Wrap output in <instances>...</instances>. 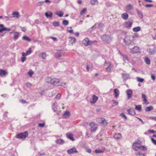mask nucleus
Masks as SVG:
<instances>
[{
	"mask_svg": "<svg viewBox=\"0 0 156 156\" xmlns=\"http://www.w3.org/2000/svg\"><path fill=\"white\" fill-rule=\"evenodd\" d=\"M92 99L90 102L92 104H94L98 100V97L95 95H93L92 96Z\"/></svg>",
	"mask_w": 156,
	"mask_h": 156,
	"instance_id": "15",
	"label": "nucleus"
},
{
	"mask_svg": "<svg viewBox=\"0 0 156 156\" xmlns=\"http://www.w3.org/2000/svg\"><path fill=\"white\" fill-rule=\"evenodd\" d=\"M46 81L48 83L55 86H58L60 85V80L58 79L55 78H52L51 77H48L47 78Z\"/></svg>",
	"mask_w": 156,
	"mask_h": 156,
	"instance_id": "1",
	"label": "nucleus"
},
{
	"mask_svg": "<svg viewBox=\"0 0 156 156\" xmlns=\"http://www.w3.org/2000/svg\"><path fill=\"white\" fill-rule=\"evenodd\" d=\"M105 150V149L104 148L96 149L95 151V152L96 154L102 153L104 152Z\"/></svg>",
	"mask_w": 156,
	"mask_h": 156,
	"instance_id": "23",
	"label": "nucleus"
},
{
	"mask_svg": "<svg viewBox=\"0 0 156 156\" xmlns=\"http://www.w3.org/2000/svg\"><path fill=\"white\" fill-rule=\"evenodd\" d=\"M96 120L98 122L101 124L103 125L106 126L107 124V122L104 118H96Z\"/></svg>",
	"mask_w": 156,
	"mask_h": 156,
	"instance_id": "6",
	"label": "nucleus"
},
{
	"mask_svg": "<svg viewBox=\"0 0 156 156\" xmlns=\"http://www.w3.org/2000/svg\"><path fill=\"white\" fill-rule=\"evenodd\" d=\"M130 52L133 54L140 53L141 52V50L139 47L136 46L130 49Z\"/></svg>",
	"mask_w": 156,
	"mask_h": 156,
	"instance_id": "5",
	"label": "nucleus"
},
{
	"mask_svg": "<svg viewBox=\"0 0 156 156\" xmlns=\"http://www.w3.org/2000/svg\"><path fill=\"white\" fill-rule=\"evenodd\" d=\"M127 97L128 98H130L132 96L133 91L130 89L128 90L126 92Z\"/></svg>",
	"mask_w": 156,
	"mask_h": 156,
	"instance_id": "17",
	"label": "nucleus"
},
{
	"mask_svg": "<svg viewBox=\"0 0 156 156\" xmlns=\"http://www.w3.org/2000/svg\"><path fill=\"white\" fill-rule=\"evenodd\" d=\"M66 135L67 138L72 141L74 140V139L73 137V135L72 133H66Z\"/></svg>",
	"mask_w": 156,
	"mask_h": 156,
	"instance_id": "12",
	"label": "nucleus"
},
{
	"mask_svg": "<svg viewBox=\"0 0 156 156\" xmlns=\"http://www.w3.org/2000/svg\"><path fill=\"white\" fill-rule=\"evenodd\" d=\"M70 115V113L69 112L66 111L63 114L62 117L65 119L69 117Z\"/></svg>",
	"mask_w": 156,
	"mask_h": 156,
	"instance_id": "19",
	"label": "nucleus"
},
{
	"mask_svg": "<svg viewBox=\"0 0 156 156\" xmlns=\"http://www.w3.org/2000/svg\"><path fill=\"white\" fill-rule=\"evenodd\" d=\"M19 33L18 32H15L14 36V38L15 40L17 39L19 37Z\"/></svg>",
	"mask_w": 156,
	"mask_h": 156,
	"instance_id": "35",
	"label": "nucleus"
},
{
	"mask_svg": "<svg viewBox=\"0 0 156 156\" xmlns=\"http://www.w3.org/2000/svg\"><path fill=\"white\" fill-rule=\"evenodd\" d=\"M143 101L146 104H147L149 103L148 102H147V98L145 99H143Z\"/></svg>",
	"mask_w": 156,
	"mask_h": 156,
	"instance_id": "61",
	"label": "nucleus"
},
{
	"mask_svg": "<svg viewBox=\"0 0 156 156\" xmlns=\"http://www.w3.org/2000/svg\"><path fill=\"white\" fill-rule=\"evenodd\" d=\"M141 28L140 27H137L133 28V30L135 32H137L141 30Z\"/></svg>",
	"mask_w": 156,
	"mask_h": 156,
	"instance_id": "26",
	"label": "nucleus"
},
{
	"mask_svg": "<svg viewBox=\"0 0 156 156\" xmlns=\"http://www.w3.org/2000/svg\"><path fill=\"white\" fill-rule=\"evenodd\" d=\"M136 156H144V154L138 152L136 154Z\"/></svg>",
	"mask_w": 156,
	"mask_h": 156,
	"instance_id": "49",
	"label": "nucleus"
},
{
	"mask_svg": "<svg viewBox=\"0 0 156 156\" xmlns=\"http://www.w3.org/2000/svg\"><path fill=\"white\" fill-rule=\"evenodd\" d=\"M135 106V109L139 111H140L141 110V105H134Z\"/></svg>",
	"mask_w": 156,
	"mask_h": 156,
	"instance_id": "31",
	"label": "nucleus"
},
{
	"mask_svg": "<svg viewBox=\"0 0 156 156\" xmlns=\"http://www.w3.org/2000/svg\"><path fill=\"white\" fill-rule=\"evenodd\" d=\"M127 112L129 115H134L136 114V112L132 108L128 109Z\"/></svg>",
	"mask_w": 156,
	"mask_h": 156,
	"instance_id": "16",
	"label": "nucleus"
},
{
	"mask_svg": "<svg viewBox=\"0 0 156 156\" xmlns=\"http://www.w3.org/2000/svg\"><path fill=\"white\" fill-rule=\"evenodd\" d=\"M149 54L150 55L154 54V50L153 49H150L149 51Z\"/></svg>",
	"mask_w": 156,
	"mask_h": 156,
	"instance_id": "46",
	"label": "nucleus"
},
{
	"mask_svg": "<svg viewBox=\"0 0 156 156\" xmlns=\"http://www.w3.org/2000/svg\"><path fill=\"white\" fill-rule=\"evenodd\" d=\"M114 95L115 98H117L119 94V91L118 89H115L114 90Z\"/></svg>",
	"mask_w": 156,
	"mask_h": 156,
	"instance_id": "14",
	"label": "nucleus"
},
{
	"mask_svg": "<svg viewBox=\"0 0 156 156\" xmlns=\"http://www.w3.org/2000/svg\"><path fill=\"white\" fill-rule=\"evenodd\" d=\"M23 39L24 40H26V41H31V39L29 38L27 36H24L23 37Z\"/></svg>",
	"mask_w": 156,
	"mask_h": 156,
	"instance_id": "37",
	"label": "nucleus"
},
{
	"mask_svg": "<svg viewBox=\"0 0 156 156\" xmlns=\"http://www.w3.org/2000/svg\"><path fill=\"white\" fill-rule=\"evenodd\" d=\"M22 57L21 58V61L22 62H23L27 59L26 56L25 55V53L22 52Z\"/></svg>",
	"mask_w": 156,
	"mask_h": 156,
	"instance_id": "22",
	"label": "nucleus"
},
{
	"mask_svg": "<svg viewBox=\"0 0 156 156\" xmlns=\"http://www.w3.org/2000/svg\"><path fill=\"white\" fill-rule=\"evenodd\" d=\"M63 87L66 88L67 87V85L66 83L63 82L62 83H60V85Z\"/></svg>",
	"mask_w": 156,
	"mask_h": 156,
	"instance_id": "39",
	"label": "nucleus"
},
{
	"mask_svg": "<svg viewBox=\"0 0 156 156\" xmlns=\"http://www.w3.org/2000/svg\"><path fill=\"white\" fill-rule=\"evenodd\" d=\"M136 78L137 79V81H138L139 82L142 83V82H143V81H144V79L141 78H140L139 77H137Z\"/></svg>",
	"mask_w": 156,
	"mask_h": 156,
	"instance_id": "36",
	"label": "nucleus"
},
{
	"mask_svg": "<svg viewBox=\"0 0 156 156\" xmlns=\"http://www.w3.org/2000/svg\"><path fill=\"white\" fill-rule=\"evenodd\" d=\"M89 126L90 127V131L92 132H94L95 131L98 129V127L96 126L95 123L91 122L90 123Z\"/></svg>",
	"mask_w": 156,
	"mask_h": 156,
	"instance_id": "8",
	"label": "nucleus"
},
{
	"mask_svg": "<svg viewBox=\"0 0 156 156\" xmlns=\"http://www.w3.org/2000/svg\"><path fill=\"white\" fill-rule=\"evenodd\" d=\"M28 74L30 77H32L34 72L32 70H30L28 72Z\"/></svg>",
	"mask_w": 156,
	"mask_h": 156,
	"instance_id": "45",
	"label": "nucleus"
},
{
	"mask_svg": "<svg viewBox=\"0 0 156 156\" xmlns=\"http://www.w3.org/2000/svg\"><path fill=\"white\" fill-rule=\"evenodd\" d=\"M12 15L14 17L18 18L19 16V13L18 12H14L12 13Z\"/></svg>",
	"mask_w": 156,
	"mask_h": 156,
	"instance_id": "28",
	"label": "nucleus"
},
{
	"mask_svg": "<svg viewBox=\"0 0 156 156\" xmlns=\"http://www.w3.org/2000/svg\"><path fill=\"white\" fill-rule=\"evenodd\" d=\"M113 66V65L110 63L108 66L106 68V70L108 72H110L111 71V68Z\"/></svg>",
	"mask_w": 156,
	"mask_h": 156,
	"instance_id": "30",
	"label": "nucleus"
},
{
	"mask_svg": "<svg viewBox=\"0 0 156 156\" xmlns=\"http://www.w3.org/2000/svg\"><path fill=\"white\" fill-rule=\"evenodd\" d=\"M151 140L152 142L154 144L156 145V140H155L154 138H151Z\"/></svg>",
	"mask_w": 156,
	"mask_h": 156,
	"instance_id": "54",
	"label": "nucleus"
},
{
	"mask_svg": "<svg viewBox=\"0 0 156 156\" xmlns=\"http://www.w3.org/2000/svg\"><path fill=\"white\" fill-rule=\"evenodd\" d=\"M144 60L145 62L147 64L149 65L150 64V61L148 58H146Z\"/></svg>",
	"mask_w": 156,
	"mask_h": 156,
	"instance_id": "38",
	"label": "nucleus"
},
{
	"mask_svg": "<svg viewBox=\"0 0 156 156\" xmlns=\"http://www.w3.org/2000/svg\"><path fill=\"white\" fill-rule=\"evenodd\" d=\"M126 11L128 12L133 9V6L131 4H129L127 5L126 7Z\"/></svg>",
	"mask_w": 156,
	"mask_h": 156,
	"instance_id": "13",
	"label": "nucleus"
},
{
	"mask_svg": "<svg viewBox=\"0 0 156 156\" xmlns=\"http://www.w3.org/2000/svg\"><path fill=\"white\" fill-rule=\"evenodd\" d=\"M96 24H95L94 26H93L90 29V30H92L95 29V26H96Z\"/></svg>",
	"mask_w": 156,
	"mask_h": 156,
	"instance_id": "59",
	"label": "nucleus"
},
{
	"mask_svg": "<svg viewBox=\"0 0 156 156\" xmlns=\"http://www.w3.org/2000/svg\"><path fill=\"white\" fill-rule=\"evenodd\" d=\"M122 135L120 133H117L115 134L114 135V137L115 138L118 140L122 137Z\"/></svg>",
	"mask_w": 156,
	"mask_h": 156,
	"instance_id": "24",
	"label": "nucleus"
},
{
	"mask_svg": "<svg viewBox=\"0 0 156 156\" xmlns=\"http://www.w3.org/2000/svg\"><path fill=\"white\" fill-rule=\"evenodd\" d=\"M122 17L124 20H127L128 19L129 15L126 13H123L121 15Z\"/></svg>",
	"mask_w": 156,
	"mask_h": 156,
	"instance_id": "20",
	"label": "nucleus"
},
{
	"mask_svg": "<svg viewBox=\"0 0 156 156\" xmlns=\"http://www.w3.org/2000/svg\"><path fill=\"white\" fill-rule=\"evenodd\" d=\"M137 13L138 16L140 18H142L143 17V15L139 11H137Z\"/></svg>",
	"mask_w": 156,
	"mask_h": 156,
	"instance_id": "42",
	"label": "nucleus"
},
{
	"mask_svg": "<svg viewBox=\"0 0 156 156\" xmlns=\"http://www.w3.org/2000/svg\"><path fill=\"white\" fill-rule=\"evenodd\" d=\"M45 15L47 18H52L53 16V13L51 12H46Z\"/></svg>",
	"mask_w": 156,
	"mask_h": 156,
	"instance_id": "21",
	"label": "nucleus"
},
{
	"mask_svg": "<svg viewBox=\"0 0 156 156\" xmlns=\"http://www.w3.org/2000/svg\"><path fill=\"white\" fill-rule=\"evenodd\" d=\"M56 143L58 144H62L64 143V141L62 139H59L56 140Z\"/></svg>",
	"mask_w": 156,
	"mask_h": 156,
	"instance_id": "25",
	"label": "nucleus"
},
{
	"mask_svg": "<svg viewBox=\"0 0 156 156\" xmlns=\"http://www.w3.org/2000/svg\"><path fill=\"white\" fill-rule=\"evenodd\" d=\"M8 74V72L5 70L2 69H0V76H5Z\"/></svg>",
	"mask_w": 156,
	"mask_h": 156,
	"instance_id": "18",
	"label": "nucleus"
},
{
	"mask_svg": "<svg viewBox=\"0 0 156 156\" xmlns=\"http://www.w3.org/2000/svg\"><path fill=\"white\" fill-rule=\"evenodd\" d=\"M67 152L69 154H73L75 153H77L78 151L75 147H73L67 150Z\"/></svg>",
	"mask_w": 156,
	"mask_h": 156,
	"instance_id": "10",
	"label": "nucleus"
},
{
	"mask_svg": "<svg viewBox=\"0 0 156 156\" xmlns=\"http://www.w3.org/2000/svg\"><path fill=\"white\" fill-rule=\"evenodd\" d=\"M148 131L152 133H156V131L153 130H149Z\"/></svg>",
	"mask_w": 156,
	"mask_h": 156,
	"instance_id": "53",
	"label": "nucleus"
},
{
	"mask_svg": "<svg viewBox=\"0 0 156 156\" xmlns=\"http://www.w3.org/2000/svg\"><path fill=\"white\" fill-rule=\"evenodd\" d=\"M142 98L143 99L147 98L146 95L144 94H142Z\"/></svg>",
	"mask_w": 156,
	"mask_h": 156,
	"instance_id": "63",
	"label": "nucleus"
},
{
	"mask_svg": "<svg viewBox=\"0 0 156 156\" xmlns=\"http://www.w3.org/2000/svg\"><path fill=\"white\" fill-rule=\"evenodd\" d=\"M83 44L85 46L90 45L92 44V42L90 41L87 38H85L83 41Z\"/></svg>",
	"mask_w": 156,
	"mask_h": 156,
	"instance_id": "9",
	"label": "nucleus"
},
{
	"mask_svg": "<svg viewBox=\"0 0 156 156\" xmlns=\"http://www.w3.org/2000/svg\"><path fill=\"white\" fill-rule=\"evenodd\" d=\"M101 39L105 42L108 43L109 40L111 39V37L108 35H104L102 37Z\"/></svg>",
	"mask_w": 156,
	"mask_h": 156,
	"instance_id": "11",
	"label": "nucleus"
},
{
	"mask_svg": "<svg viewBox=\"0 0 156 156\" xmlns=\"http://www.w3.org/2000/svg\"><path fill=\"white\" fill-rule=\"evenodd\" d=\"M139 149L141 151H144L147 150V147L144 146H141L140 145Z\"/></svg>",
	"mask_w": 156,
	"mask_h": 156,
	"instance_id": "29",
	"label": "nucleus"
},
{
	"mask_svg": "<svg viewBox=\"0 0 156 156\" xmlns=\"http://www.w3.org/2000/svg\"><path fill=\"white\" fill-rule=\"evenodd\" d=\"M42 58L43 59H45L46 58V54L44 52L42 54Z\"/></svg>",
	"mask_w": 156,
	"mask_h": 156,
	"instance_id": "47",
	"label": "nucleus"
},
{
	"mask_svg": "<svg viewBox=\"0 0 156 156\" xmlns=\"http://www.w3.org/2000/svg\"><path fill=\"white\" fill-rule=\"evenodd\" d=\"M50 38L52 39L54 41H57V38L55 37H50Z\"/></svg>",
	"mask_w": 156,
	"mask_h": 156,
	"instance_id": "56",
	"label": "nucleus"
},
{
	"mask_svg": "<svg viewBox=\"0 0 156 156\" xmlns=\"http://www.w3.org/2000/svg\"><path fill=\"white\" fill-rule=\"evenodd\" d=\"M135 38L134 36H127L124 39V42L126 44L129 45L134 41Z\"/></svg>",
	"mask_w": 156,
	"mask_h": 156,
	"instance_id": "2",
	"label": "nucleus"
},
{
	"mask_svg": "<svg viewBox=\"0 0 156 156\" xmlns=\"http://www.w3.org/2000/svg\"><path fill=\"white\" fill-rule=\"evenodd\" d=\"M56 14L59 17H62L63 15V12L62 11H59L58 12L56 13Z\"/></svg>",
	"mask_w": 156,
	"mask_h": 156,
	"instance_id": "32",
	"label": "nucleus"
},
{
	"mask_svg": "<svg viewBox=\"0 0 156 156\" xmlns=\"http://www.w3.org/2000/svg\"><path fill=\"white\" fill-rule=\"evenodd\" d=\"M21 28V30L23 31V32H25L26 31V28L25 27H20Z\"/></svg>",
	"mask_w": 156,
	"mask_h": 156,
	"instance_id": "58",
	"label": "nucleus"
},
{
	"mask_svg": "<svg viewBox=\"0 0 156 156\" xmlns=\"http://www.w3.org/2000/svg\"><path fill=\"white\" fill-rule=\"evenodd\" d=\"M53 25L55 26H58L59 25V23L58 22L55 21L53 23Z\"/></svg>",
	"mask_w": 156,
	"mask_h": 156,
	"instance_id": "40",
	"label": "nucleus"
},
{
	"mask_svg": "<svg viewBox=\"0 0 156 156\" xmlns=\"http://www.w3.org/2000/svg\"><path fill=\"white\" fill-rule=\"evenodd\" d=\"M61 94L60 93H58L55 96V98L56 99H59L61 97Z\"/></svg>",
	"mask_w": 156,
	"mask_h": 156,
	"instance_id": "50",
	"label": "nucleus"
},
{
	"mask_svg": "<svg viewBox=\"0 0 156 156\" xmlns=\"http://www.w3.org/2000/svg\"><path fill=\"white\" fill-rule=\"evenodd\" d=\"M90 3L91 5H94L97 4L98 3V2L97 0H91Z\"/></svg>",
	"mask_w": 156,
	"mask_h": 156,
	"instance_id": "33",
	"label": "nucleus"
},
{
	"mask_svg": "<svg viewBox=\"0 0 156 156\" xmlns=\"http://www.w3.org/2000/svg\"><path fill=\"white\" fill-rule=\"evenodd\" d=\"M141 143L140 141L139 140H137L133 143V145L132 147L135 151H137L139 149V147L141 145Z\"/></svg>",
	"mask_w": 156,
	"mask_h": 156,
	"instance_id": "4",
	"label": "nucleus"
},
{
	"mask_svg": "<svg viewBox=\"0 0 156 156\" xmlns=\"http://www.w3.org/2000/svg\"><path fill=\"white\" fill-rule=\"evenodd\" d=\"M32 50L31 49V48H29V50L27 51L26 53H25V55L27 56L29 55L32 53Z\"/></svg>",
	"mask_w": 156,
	"mask_h": 156,
	"instance_id": "27",
	"label": "nucleus"
},
{
	"mask_svg": "<svg viewBox=\"0 0 156 156\" xmlns=\"http://www.w3.org/2000/svg\"><path fill=\"white\" fill-rule=\"evenodd\" d=\"M112 102H113V103L115 104V105H116L118 104V102L117 101H116L115 100H113L112 101Z\"/></svg>",
	"mask_w": 156,
	"mask_h": 156,
	"instance_id": "57",
	"label": "nucleus"
},
{
	"mask_svg": "<svg viewBox=\"0 0 156 156\" xmlns=\"http://www.w3.org/2000/svg\"><path fill=\"white\" fill-rule=\"evenodd\" d=\"M151 78L153 80H155V77L152 74L151 76Z\"/></svg>",
	"mask_w": 156,
	"mask_h": 156,
	"instance_id": "64",
	"label": "nucleus"
},
{
	"mask_svg": "<svg viewBox=\"0 0 156 156\" xmlns=\"http://www.w3.org/2000/svg\"><path fill=\"white\" fill-rule=\"evenodd\" d=\"M2 29V32L4 31H9L11 30V29L9 28H7L6 27H4Z\"/></svg>",
	"mask_w": 156,
	"mask_h": 156,
	"instance_id": "48",
	"label": "nucleus"
},
{
	"mask_svg": "<svg viewBox=\"0 0 156 156\" xmlns=\"http://www.w3.org/2000/svg\"><path fill=\"white\" fill-rule=\"evenodd\" d=\"M38 126L40 127H44L45 126V124L44 123H39L38 124Z\"/></svg>",
	"mask_w": 156,
	"mask_h": 156,
	"instance_id": "52",
	"label": "nucleus"
},
{
	"mask_svg": "<svg viewBox=\"0 0 156 156\" xmlns=\"http://www.w3.org/2000/svg\"><path fill=\"white\" fill-rule=\"evenodd\" d=\"M153 6V5H152L151 4H147L145 5V7H152Z\"/></svg>",
	"mask_w": 156,
	"mask_h": 156,
	"instance_id": "55",
	"label": "nucleus"
},
{
	"mask_svg": "<svg viewBox=\"0 0 156 156\" xmlns=\"http://www.w3.org/2000/svg\"><path fill=\"white\" fill-rule=\"evenodd\" d=\"M87 10L86 8L83 9L80 12V14L83 15L86 12Z\"/></svg>",
	"mask_w": 156,
	"mask_h": 156,
	"instance_id": "44",
	"label": "nucleus"
},
{
	"mask_svg": "<svg viewBox=\"0 0 156 156\" xmlns=\"http://www.w3.org/2000/svg\"><path fill=\"white\" fill-rule=\"evenodd\" d=\"M133 23L132 21H126L124 23L123 26L125 28L130 29L131 28Z\"/></svg>",
	"mask_w": 156,
	"mask_h": 156,
	"instance_id": "7",
	"label": "nucleus"
},
{
	"mask_svg": "<svg viewBox=\"0 0 156 156\" xmlns=\"http://www.w3.org/2000/svg\"><path fill=\"white\" fill-rule=\"evenodd\" d=\"M150 119L151 120H154L156 121V117H151Z\"/></svg>",
	"mask_w": 156,
	"mask_h": 156,
	"instance_id": "60",
	"label": "nucleus"
},
{
	"mask_svg": "<svg viewBox=\"0 0 156 156\" xmlns=\"http://www.w3.org/2000/svg\"><path fill=\"white\" fill-rule=\"evenodd\" d=\"M86 151L87 152L89 153H91V150L90 149H86Z\"/></svg>",
	"mask_w": 156,
	"mask_h": 156,
	"instance_id": "62",
	"label": "nucleus"
},
{
	"mask_svg": "<svg viewBox=\"0 0 156 156\" xmlns=\"http://www.w3.org/2000/svg\"><path fill=\"white\" fill-rule=\"evenodd\" d=\"M120 115L122 117L124 118L125 119H127V117L124 114L122 113L120 114Z\"/></svg>",
	"mask_w": 156,
	"mask_h": 156,
	"instance_id": "51",
	"label": "nucleus"
},
{
	"mask_svg": "<svg viewBox=\"0 0 156 156\" xmlns=\"http://www.w3.org/2000/svg\"><path fill=\"white\" fill-rule=\"evenodd\" d=\"M69 38L71 39L72 44L75 42L76 39L74 37H71Z\"/></svg>",
	"mask_w": 156,
	"mask_h": 156,
	"instance_id": "43",
	"label": "nucleus"
},
{
	"mask_svg": "<svg viewBox=\"0 0 156 156\" xmlns=\"http://www.w3.org/2000/svg\"><path fill=\"white\" fill-rule=\"evenodd\" d=\"M28 134L27 131H26L24 132L17 134L16 137L18 139H25L28 136Z\"/></svg>",
	"mask_w": 156,
	"mask_h": 156,
	"instance_id": "3",
	"label": "nucleus"
},
{
	"mask_svg": "<svg viewBox=\"0 0 156 156\" xmlns=\"http://www.w3.org/2000/svg\"><path fill=\"white\" fill-rule=\"evenodd\" d=\"M62 23L64 25H67L69 24V21L66 20H64L62 21Z\"/></svg>",
	"mask_w": 156,
	"mask_h": 156,
	"instance_id": "41",
	"label": "nucleus"
},
{
	"mask_svg": "<svg viewBox=\"0 0 156 156\" xmlns=\"http://www.w3.org/2000/svg\"><path fill=\"white\" fill-rule=\"evenodd\" d=\"M153 109V107L152 106L147 107L145 108V111L146 112H149Z\"/></svg>",
	"mask_w": 156,
	"mask_h": 156,
	"instance_id": "34",
	"label": "nucleus"
}]
</instances>
